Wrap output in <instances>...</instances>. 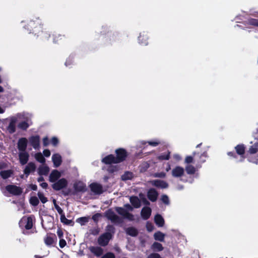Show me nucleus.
Masks as SVG:
<instances>
[{"mask_svg":"<svg viewBox=\"0 0 258 258\" xmlns=\"http://www.w3.org/2000/svg\"><path fill=\"white\" fill-rule=\"evenodd\" d=\"M123 217L125 219H128L130 221L134 220V216L132 214L129 213L127 211L125 212V214Z\"/></svg>","mask_w":258,"mask_h":258,"instance_id":"4d7b16f0","label":"nucleus"},{"mask_svg":"<svg viewBox=\"0 0 258 258\" xmlns=\"http://www.w3.org/2000/svg\"><path fill=\"white\" fill-rule=\"evenodd\" d=\"M148 36L146 33L143 32L141 33L138 37V41L139 43L146 45L148 44Z\"/></svg>","mask_w":258,"mask_h":258,"instance_id":"a878e982","label":"nucleus"},{"mask_svg":"<svg viewBox=\"0 0 258 258\" xmlns=\"http://www.w3.org/2000/svg\"><path fill=\"white\" fill-rule=\"evenodd\" d=\"M112 238L108 233H103L98 239V243L101 246H105L108 245L110 240Z\"/></svg>","mask_w":258,"mask_h":258,"instance_id":"6e6552de","label":"nucleus"},{"mask_svg":"<svg viewBox=\"0 0 258 258\" xmlns=\"http://www.w3.org/2000/svg\"><path fill=\"white\" fill-rule=\"evenodd\" d=\"M154 221L158 227H162L164 225V220L162 216L160 214H157L155 216Z\"/></svg>","mask_w":258,"mask_h":258,"instance_id":"c85d7f7f","label":"nucleus"},{"mask_svg":"<svg viewBox=\"0 0 258 258\" xmlns=\"http://www.w3.org/2000/svg\"><path fill=\"white\" fill-rule=\"evenodd\" d=\"M58 143H59L58 139L56 137H53L52 138V139L51 140V143L53 146L55 147V146H57Z\"/></svg>","mask_w":258,"mask_h":258,"instance_id":"052dcab7","label":"nucleus"},{"mask_svg":"<svg viewBox=\"0 0 258 258\" xmlns=\"http://www.w3.org/2000/svg\"><path fill=\"white\" fill-rule=\"evenodd\" d=\"M68 184V180L64 178H62L53 182L51 186L54 190L58 191L66 188Z\"/></svg>","mask_w":258,"mask_h":258,"instance_id":"20e7f679","label":"nucleus"},{"mask_svg":"<svg viewBox=\"0 0 258 258\" xmlns=\"http://www.w3.org/2000/svg\"><path fill=\"white\" fill-rule=\"evenodd\" d=\"M24 28L30 33L34 34L37 36H41L44 39L48 40L50 37V34L48 31H43L42 21L39 18H36L35 20L29 21Z\"/></svg>","mask_w":258,"mask_h":258,"instance_id":"f257e3e1","label":"nucleus"},{"mask_svg":"<svg viewBox=\"0 0 258 258\" xmlns=\"http://www.w3.org/2000/svg\"><path fill=\"white\" fill-rule=\"evenodd\" d=\"M36 165L33 162H29L24 170V173L28 177L31 172H34L36 170Z\"/></svg>","mask_w":258,"mask_h":258,"instance_id":"412c9836","label":"nucleus"},{"mask_svg":"<svg viewBox=\"0 0 258 258\" xmlns=\"http://www.w3.org/2000/svg\"><path fill=\"white\" fill-rule=\"evenodd\" d=\"M17 121V118L16 117L13 116L11 117L10 123L7 127V131L10 134H13L16 132V123Z\"/></svg>","mask_w":258,"mask_h":258,"instance_id":"6ab92c4d","label":"nucleus"},{"mask_svg":"<svg viewBox=\"0 0 258 258\" xmlns=\"http://www.w3.org/2000/svg\"><path fill=\"white\" fill-rule=\"evenodd\" d=\"M14 173L12 170H2L0 172V176L4 179H6L11 177Z\"/></svg>","mask_w":258,"mask_h":258,"instance_id":"c756f323","label":"nucleus"},{"mask_svg":"<svg viewBox=\"0 0 258 258\" xmlns=\"http://www.w3.org/2000/svg\"><path fill=\"white\" fill-rule=\"evenodd\" d=\"M74 58L73 56H70L66 60L65 66L68 67L73 64Z\"/></svg>","mask_w":258,"mask_h":258,"instance_id":"6e6d98bb","label":"nucleus"},{"mask_svg":"<svg viewBox=\"0 0 258 258\" xmlns=\"http://www.w3.org/2000/svg\"><path fill=\"white\" fill-rule=\"evenodd\" d=\"M154 176L155 177L164 178L166 176V173L163 172H157L154 174Z\"/></svg>","mask_w":258,"mask_h":258,"instance_id":"680f3d73","label":"nucleus"},{"mask_svg":"<svg viewBox=\"0 0 258 258\" xmlns=\"http://www.w3.org/2000/svg\"><path fill=\"white\" fill-rule=\"evenodd\" d=\"M235 150L237 155L240 156L239 162H243L245 157L244 154L245 153V146L244 144H238L235 147Z\"/></svg>","mask_w":258,"mask_h":258,"instance_id":"0eeeda50","label":"nucleus"},{"mask_svg":"<svg viewBox=\"0 0 258 258\" xmlns=\"http://www.w3.org/2000/svg\"><path fill=\"white\" fill-rule=\"evenodd\" d=\"M73 187L76 192H84L87 190L86 185L81 181H78L74 183Z\"/></svg>","mask_w":258,"mask_h":258,"instance_id":"f8f14e48","label":"nucleus"},{"mask_svg":"<svg viewBox=\"0 0 258 258\" xmlns=\"http://www.w3.org/2000/svg\"><path fill=\"white\" fill-rule=\"evenodd\" d=\"M152 248L155 251H161L163 249V247L160 243L154 242L152 245Z\"/></svg>","mask_w":258,"mask_h":258,"instance_id":"ea45409f","label":"nucleus"},{"mask_svg":"<svg viewBox=\"0 0 258 258\" xmlns=\"http://www.w3.org/2000/svg\"><path fill=\"white\" fill-rule=\"evenodd\" d=\"M247 23L249 25L258 27V19L250 18L247 20Z\"/></svg>","mask_w":258,"mask_h":258,"instance_id":"09e8293b","label":"nucleus"},{"mask_svg":"<svg viewBox=\"0 0 258 258\" xmlns=\"http://www.w3.org/2000/svg\"><path fill=\"white\" fill-rule=\"evenodd\" d=\"M61 176V173L56 169L53 170L49 176V180L51 182H54L59 179Z\"/></svg>","mask_w":258,"mask_h":258,"instance_id":"aec40b11","label":"nucleus"},{"mask_svg":"<svg viewBox=\"0 0 258 258\" xmlns=\"http://www.w3.org/2000/svg\"><path fill=\"white\" fill-rule=\"evenodd\" d=\"M29 154L26 151H21L19 153V159L20 164L22 165H25L28 161Z\"/></svg>","mask_w":258,"mask_h":258,"instance_id":"dca6fc26","label":"nucleus"},{"mask_svg":"<svg viewBox=\"0 0 258 258\" xmlns=\"http://www.w3.org/2000/svg\"><path fill=\"white\" fill-rule=\"evenodd\" d=\"M105 216L114 224H121L123 222L122 219L116 215L111 209H108L105 212Z\"/></svg>","mask_w":258,"mask_h":258,"instance_id":"f03ea898","label":"nucleus"},{"mask_svg":"<svg viewBox=\"0 0 258 258\" xmlns=\"http://www.w3.org/2000/svg\"><path fill=\"white\" fill-rule=\"evenodd\" d=\"M28 144L27 139L25 138H20L18 142L17 147L19 151H26Z\"/></svg>","mask_w":258,"mask_h":258,"instance_id":"a211bd4d","label":"nucleus"},{"mask_svg":"<svg viewBox=\"0 0 258 258\" xmlns=\"http://www.w3.org/2000/svg\"><path fill=\"white\" fill-rule=\"evenodd\" d=\"M130 201L132 206L135 208H139L141 206V201L138 197L135 196H131Z\"/></svg>","mask_w":258,"mask_h":258,"instance_id":"bb28decb","label":"nucleus"},{"mask_svg":"<svg viewBox=\"0 0 258 258\" xmlns=\"http://www.w3.org/2000/svg\"><path fill=\"white\" fill-rule=\"evenodd\" d=\"M126 233L131 236H137L139 233L138 230L133 227H129L126 229Z\"/></svg>","mask_w":258,"mask_h":258,"instance_id":"f704fd0d","label":"nucleus"},{"mask_svg":"<svg viewBox=\"0 0 258 258\" xmlns=\"http://www.w3.org/2000/svg\"><path fill=\"white\" fill-rule=\"evenodd\" d=\"M184 169L183 167L177 166L172 170V175L174 177H181L183 175Z\"/></svg>","mask_w":258,"mask_h":258,"instance_id":"f3484780","label":"nucleus"},{"mask_svg":"<svg viewBox=\"0 0 258 258\" xmlns=\"http://www.w3.org/2000/svg\"><path fill=\"white\" fill-rule=\"evenodd\" d=\"M29 124L26 121H21L18 125L19 128L24 131H26L29 127Z\"/></svg>","mask_w":258,"mask_h":258,"instance_id":"a18cd8bd","label":"nucleus"},{"mask_svg":"<svg viewBox=\"0 0 258 258\" xmlns=\"http://www.w3.org/2000/svg\"><path fill=\"white\" fill-rule=\"evenodd\" d=\"M101 258H115V254L111 252H108L104 254Z\"/></svg>","mask_w":258,"mask_h":258,"instance_id":"13d9d810","label":"nucleus"},{"mask_svg":"<svg viewBox=\"0 0 258 258\" xmlns=\"http://www.w3.org/2000/svg\"><path fill=\"white\" fill-rule=\"evenodd\" d=\"M30 145L35 149H39L40 148V138L39 136H32L29 138Z\"/></svg>","mask_w":258,"mask_h":258,"instance_id":"9b49d317","label":"nucleus"},{"mask_svg":"<svg viewBox=\"0 0 258 258\" xmlns=\"http://www.w3.org/2000/svg\"><path fill=\"white\" fill-rule=\"evenodd\" d=\"M104 32H107L108 34L109 33L110 40L112 41H115L119 37V33L117 32H112L111 30H109L107 27H104Z\"/></svg>","mask_w":258,"mask_h":258,"instance_id":"cd10ccee","label":"nucleus"},{"mask_svg":"<svg viewBox=\"0 0 258 258\" xmlns=\"http://www.w3.org/2000/svg\"><path fill=\"white\" fill-rule=\"evenodd\" d=\"M43 155L46 157H48L50 155V151L48 149H44L43 152Z\"/></svg>","mask_w":258,"mask_h":258,"instance_id":"774afa93","label":"nucleus"},{"mask_svg":"<svg viewBox=\"0 0 258 258\" xmlns=\"http://www.w3.org/2000/svg\"><path fill=\"white\" fill-rule=\"evenodd\" d=\"M53 202L54 206L55 209L57 210V211L59 213V214L60 215V216L61 215H64V213L62 209L56 204V200H53Z\"/></svg>","mask_w":258,"mask_h":258,"instance_id":"49530a36","label":"nucleus"},{"mask_svg":"<svg viewBox=\"0 0 258 258\" xmlns=\"http://www.w3.org/2000/svg\"><path fill=\"white\" fill-rule=\"evenodd\" d=\"M150 182L153 186L158 188H166L168 187V184L166 181L160 179L151 180Z\"/></svg>","mask_w":258,"mask_h":258,"instance_id":"4468645a","label":"nucleus"},{"mask_svg":"<svg viewBox=\"0 0 258 258\" xmlns=\"http://www.w3.org/2000/svg\"><path fill=\"white\" fill-rule=\"evenodd\" d=\"M198 169V168H197L196 167H195L191 165H187L185 166V170L186 173L190 175L194 174L196 173L197 169Z\"/></svg>","mask_w":258,"mask_h":258,"instance_id":"72a5a7b5","label":"nucleus"},{"mask_svg":"<svg viewBox=\"0 0 258 258\" xmlns=\"http://www.w3.org/2000/svg\"><path fill=\"white\" fill-rule=\"evenodd\" d=\"M116 212L119 215L124 217L125 214V212H127L126 210L122 207H116L115 208Z\"/></svg>","mask_w":258,"mask_h":258,"instance_id":"8fccbe9b","label":"nucleus"},{"mask_svg":"<svg viewBox=\"0 0 258 258\" xmlns=\"http://www.w3.org/2000/svg\"><path fill=\"white\" fill-rule=\"evenodd\" d=\"M197 155H198V158L196 156V167L197 168H200L202 167V164L206 162V159L208 157V154L205 151L200 155H199V153H197Z\"/></svg>","mask_w":258,"mask_h":258,"instance_id":"1a4fd4ad","label":"nucleus"},{"mask_svg":"<svg viewBox=\"0 0 258 258\" xmlns=\"http://www.w3.org/2000/svg\"><path fill=\"white\" fill-rule=\"evenodd\" d=\"M139 197L145 205L149 206L150 205V203L147 200L142 193L139 194Z\"/></svg>","mask_w":258,"mask_h":258,"instance_id":"864d4df0","label":"nucleus"},{"mask_svg":"<svg viewBox=\"0 0 258 258\" xmlns=\"http://www.w3.org/2000/svg\"><path fill=\"white\" fill-rule=\"evenodd\" d=\"M37 196H38L39 200L41 201V202L43 204H44L48 201L47 198L44 196V195L42 192L39 191L37 193Z\"/></svg>","mask_w":258,"mask_h":258,"instance_id":"de8ad7c7","label":"nucleus"},{"mask_svg":"<svg viewBox=\"0 0 258 258\" xmlns=\"http://www.w3.org/2000/svg\"><path fill=\"white\" fill-rule=\"evenodd\" d=\"M197 155V153L196 152H194L192 153V156H187L185 157L184 162L188 165L189 164L192 163L194 161V158L196 159V156Z\"/></svg>","mask_w":258,"mask_h":258,"instance_id":"a19ab883","label":"nucleus"},{"mask_svg":"<svg viewBox=\"0 0 258 258\" xmlns=\"http://www.w3.org/2000/svg\"><path fill=\"white\" fill-rule=\"evenodd\" d=\"M52 160L55 167L59 166L62 163L61 156L59 154H54L52 156Z\"/></svg>","mask_w":258,"mask_h":258,"instance_id":"393cba45","label":"nucleus"},{"mask_svg":"<svg viewBox=\"0 0 258 258\" xmlns=\"http://www.w3.org/2000/svg\"><path fill=\"white\" fill-rule=\"evenodd\" d=\"M60 221L61 223H62L63 224L67 225H71L73 226L74 225V222L72 220H69L66 218L65 216V214L63 215H61L60 216Z\"/></svg>","mask_w":258,"mask_h":258,"instance_id":"c9c22d12","label":"nucleus"},{"mask_svg":"<svg viewBox=\"0 0 258 258\" xmlns=\"http://www.w3.org/2000/svg\"><path fill=\"white\" fill-rule=\"evenodd\" d=\"M154 237L156 240L162 242L164 240L165 234L160 231H157L154 233Z\"/></svg>","mask_w":258,"mask_h":258,"instance_id":"e433bc0d","label":"nucleus"},{"mask_svg":"<svg viewBox=\"0 0 258 258\" xmlns=\"http://www.w3.org/2000/svg\"><path fill=\"white\" fill-rule=\"evenodd\" d=\"M36 160L40 163H43L45 162V159L43 155L41 153H37L35 155Z\"/></svg>","mask_w":258,"mask_h":258,"instance_id":"c03bdc74","label":"nucleus"},{"mask_svg":"<svg viewBox=\"0 0 258 258\" xmlns=\"http://www.w3.org/2000/svg\"><path fill=\"white\" fill-rule=\"evenodd\" d=\"M133 177V173L132 172L126 171L121 176V180L123 181H126L130 180Z\"/></svg>","mask_w":258,"mask_h":258,"instance_id":"58836bf2","label":"nucleus"},{"mask_svg":"<svg viewBox=\"0 0 258 258\" xmlns=\"http://www.w3.org/2000/svg\"><path fill=\"white\" fill-rule=\"evenodd\" d=\"M19 224L21 226H24L27 230L31 229L33 227V218L31 216L28 217H23L20 220Z\"/></svg>","mask_w":258,"mask_h":258,"instance_id":"423d86ee","label":"nucleus"},{"mask_svg":"<svg viewBox=\"0 0 258 258\" xmlns=\"http://www.w3.org/2000/svg\"><path fill=\"white\" fill-rule=\"evenodd\" d=\"M89 217H82L76 220V222L79 223L81 226L85 225L89 222Z\"/></svg>","mask_w":258,"mask_h":258,"instance_id":"79ce46f5","label":"nucleus"},{"mask_svg":"<svg viewBox=\"0 0 258 258\" xmlns=\"http://www.w3.org/2000/svg\"><path fill=\"white\" fill-rule=\"evenodd\" d=\"M158 191L154 188H150L147 191V197L152 202H155L157 201L158 197Z\"/></svg>","mask_w":258,"mask_h":258,"instance_id":"ddd939ff","label":"nucleus"},{"mask_svg":"<svg viewBox=\"0 0 258 258\" xmlns=\"http://www.w3.org/2000/svg\"><path fill=\"white\" fill-rule=\"evenodd\" d=\"M170 156V152L169 151H167V153H164L159 155L157 158L158 160L160 161L163 160H169Z\"/></svg>","mask_w":258,"mask_h":258,"instance_id":"4c0bfd02","label":"nucleus"},{"mask_svg":"<svg viewBox=\"0 0 258 258\" xmlns=\"http://www.w3.org/2000/svg\"><path fill=\"white\" fill-rule=\"evenodd\" d=\"M43 144L44 147H46L48 145L49 140L47 137H45L43 139Z\"/></svg>","mask_w":258,"mask_h":258,"instance_id":"338daca9","label":"nucleus"},{"mask_svg":"<svg viewBox=\"0 0 258 258\" xmlns=\"http://www.w3.org/2000/svg\"><path fill=\"white\" fill-rule=\"evenodd\" d=\"M106 232L104 233H108L110 235V237L112 238L115 232V229L113 225H107L105 228Z\"/></svg>","mask_w":258,"mask_h":258,"instance_id":"2f4dec72","label":"nucleus"},{"mask_svg":"<svg viewBox=\"0 0 258 258\" xmlns=\"http://www.w3.org/2000/svg\"><path fill=\"white\" fill-rule=\"evenodd\" d=\"M147 258H161V257L158 253H152L148 256Z\"/></svg>","mask_w":258,"mask_h":258,"instance_id":"e2e57ef3","label":"nucleus"},{"mask_svg":"<svg viewBox=\"0 0 258 258\" xmlns=\"http://www.w3.org/2000/svg\"><path fill=\"white\" fill-rule=\"evenodd\" d=\"M49 171V168L48 166H40L38 168V174L40 175H47Z\"/></svg>","mask_w":258,"mask_h":258,"instance_id":"473e14b6","label":"nucleus"},{"mask_svg":"<svg viewBox=\"0 0 258 258\" xmlns=\"http://www.w3.org/2000/svg\"><path fill=\"white\" fill-rule=\"evenodd\" d=\"M146 228L149 232H151L154 229V226L151 223H147Z\"/></svg>","mask_w":258,"mask_h":258,"instance_id":"69168bd1","label":"nucleus"},{"mask_svg":"<svg viewBox=\"0 0 258 258\" xmlns=\"http://www.w3.org/2000/svg\"><path fill=\"white\" fill-rule=\"evenodd\" d=\"M161 200L162 202L166 205H169L170 201L168 197L166 195H163L161 196Z\"/></svg>","mask_w":258,"mask_h":258,"instance_id":"603ef678","label":"nucleus"},{"mask_svg":"<svg viewBox=\"0 0 258 258\" xmlns=\"http://www.w3.org/2000/svg\"><path fill=\"white\" fill-rule=\"evenodd\" d=\"M89 249L92 253L97 257L100 256L103 253V249L99 246H91Z\"/></svg>","mask_w":258,"mask_h":258,"instance_id":"b1692460","label":"nucleus"},{"mask_svg":"<svg viewBox=\"0 0 258 258\" xmlns=\"http://www.w3.org/2000/svg\"><path fill=\"white\" fill-rule=\"evenodd\" d=\"M54 237H55V235H53V236L47 235V236L44 238V242L45 244L48 246L52 245L54 242Z\"/></svg>","mask_w":258,"mask_h":258,"instance_id":"7c9ffc66","label":"nucleus"},{"mask_svg":"<svg viewBox=\"0 0 258 258\" xmlns=\"http://www.w3.org/2000/svg\"><path fill=\"white\" fill-rule=\"evenodd\" d=\"M67 244V242L64 239H60L59 242V246L61 248L64 247Z\"/></svg>","mask_w":258,"mask_h":258,"instance_id":"0e129e2a","label":"nucleus"},{"mask_svg":"<svg viewBox=\"0 0 258 258\" xmlns=\"http://www.w3.org/2000/svg\"><path fill=\"white\" fill-rule=\"evenodd\" d=\"M101 217V214L100 213H96L92 216V219L94 222L97 223L99 221V218Z\"/></svg>","mask_w":258,"mask_h":258,"instance_id":"bf43d9fd","label":"nucleus"},{"mask_svg":"<svg viewBox=\"0 0 258 258\" xmlns=\"http://www.w3.org/2000/svg\"><path fill=\"white\" fill-rule=\"evenodd\" d=\"M115 153L116 154L115 160L117 163H120L125 161L128 156L127 151L124 148H118L115 150Z\"/></svg>","mask_w":258,"mask_h":258,"instance_id":"7ed1b4c3","label":"nucleus"},{"mask_svg":"<svg viewBox=\"0 0 258 258\" xmlns=\"http://www.w3.org/2000/svg\"><path fill=\"white\" fill-rule=\"evenodd\" d=\"M152 210L149 207L143 208L141 212V215L144 220H148L151 215Z\"/></svg>","mask_w":258,"mask_h":258,"instance_id":"4be33fe9","label":"nucleus"},{"mask_svg":"<svg viewBox=\"0 0 258 258\" xmlns=\"http://www.w3.org/2000/svg\"><path fill=\"white\" fill-rule=\"evenodd\" d=\"M91 190L96 195H101L103 192L101 184L97 182H93L89 185Z\"/></svg>","mask_w":258,"mask_h":258,"instance_id":"9d476101","label":"nucleus"},{"mask_svg":"<svg viewBox=\"0 0 258 258\" xmlns=\"http://www.w3.org/2000/svg\"><path fill=\"white\" fill-rule=\"evenodd\" d=\"M258 151V146L256 145H254L252 146H251L248 150V152L250 154H255Z\"/></svg>","mask_w":258,"mask_h":258,"instance_id":"3c124183","label":"nucleus"},{"mask_svg":"<svg viewBox=\"0 0 258 258\" xmlns=\"http://www.w3.org/2000/svg\"><path fill=\"white\" fill-rule=\"evenodd\" d=\"M115 157L113 154H110L104 158H103L102 160V162L105 164H117V162L116 161Z\"/></svg>","mask_w":258,"mask_h":258,"instance_id":"5701e85b","label":"nucleus"},{"mask_svg":"<svg viewBox=\"0 0 258 258\" xmlns=\"http://www.w3.org/2000/svg\"><path fill=\"white\" fill-rule=\"evenodd\" d=\"M150 167V164L148 162L143 163L141 166V171H146Z\"/></svg>","mask_w":258,"mask_h":258,"instance_id":"5fc2aeb1","label":"nucleus"},{"mask_svg":"<svg viewBox=\"0 0 258 258\" xmlns=\"http://www.w3.org/2000/svg\"><path fill=\"white\" fill-rule=\"evenodd\" d=\"M30 204L33 206H37L39 203V199L35 196L31 197L29 199Z\"/></svg>","mask_w":258,"mask_h":258,"instance_id":"37998d69","label":"nucleus"},{"mask_svg":"<svg viewBox=\"0 0 258 258\" xmlns=\"http://www.w3.org/2000/svg\"><path fill=\"white\" fill-rule=\"evenodd\" d=\"M6 190L14 196H20L23 192L22 188L16 185L10 184L6 186Z\"/></svg>","mask_w":258,"mask_h":258,"instance_id":"39448f33","label":"nucleus"},{"mask_svg":"<svg viewBox=\"0 0 258 258\" xmlns=\"http://www.w3.org/2000/svg\"><path fill=\"white\" fill-rule=\"evenodd\" d=\"M50 36L52 35V41L54 43L59 44L64 41L65 40V36L56 32H54L52 34L49 33Z\"/></svg>","mask_w":258,"mask_h":258,"instance_id":"2eb2a0df","label":"nucleus"}]
</instances>
